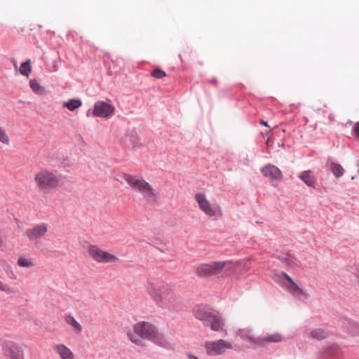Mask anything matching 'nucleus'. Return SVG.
Segmentation results:
<instances>
[{"label":"nucleus","instance_id":"obj_1","mask_svg":"<svg viewBox=\"0 0 359 359\" xmlns=\"http://www.w3.org/2000/svg\"><path fill=\"white\" fill-rule=\"evenodd\" d=\"M133 330L141 339L150 340L159 346H163L165 342L163 334L158 332L155 325L149 322H139L134 325Z\"/></svg>","mask_w":359,"mask_h":359},{"label":"nucleus","instance_id":"obj_2","mask_svg":"<svg viewBox=\"0 0 359 359\" xmlns=\"http://www.w3.org/2000/svg\"><path fill=\"white\" fill-rule=\"evenodd\" d=\"M274 280L285 287L291 294L299 300L304 301L307 299L309 296L307 292L285 272L281 271L280 273L276 274Z\"/></svg>","mask_w":359,"mask_h":359},{"label":"nucleus","instance_id":"obj_3","mask_svg":"<svg viewBox=\"0 0 359 359\" xmlns=\"http://www.w3.org/2000/svg\"><path fill=\"white\" fill-rule=\"evenodd\" d=\"M147 292L156 304L161 308H167L175 302V294L170 290L160 292L154 284H151L147 287Z\"/></svg>","mask_w":359,"mask_h":359},{"label":"nucleus","instance_id":"obj_4","mask_svg":"<svg viewBox=\"0 0 359 359\" xmlns=\"http://www.w3.org/2000/svg\"><path fill=\"white\" fill-rule=\"evenodd\" d=\"M228 264H232L231 260L214 261L198 265L196 272L200 278H208L219 274Z\"/></svg>","mask_w":359,"mask_h":359},{"label":"nucleus","instance_id":"obj_5","mask_svg":"<svg viewBox=\"0 0 359 359\" xmlns=\"http://www.w3.org/2000/svg\"><path fill=\"white\" fill-rule=\"evenodd\" d=\"M124 180L132 188L142 192L144 198L156 200V196L151 186L143 179H136L129 174H124Z\"/></svg>","mask_w":359,"mask_h":359},{"label":"nucleus","instance_id":"obj_6","mask_svg":"<svg viewBox=\"0 0 359 359\" xmlns=\"http://www.w3.org/2000/svg\"><path fill=\"white\" fill-rule=\"evenodd\" d=\"M34 180L40 189H53L59 184V177L56 171H41L36 175Z\"/></svg>","mask_w":359,"mask_h":359},{"label":"nucleus","instance_id":"obj_7","mask_svg":"<svg viewBox=\"0 0 359 359\" xmlns=\"http://www.w3.org/2000/svg\"><path fill=\"white\" fill-rule=\"evenodd\" d=\"M115 107L111 102L98 100L95 102L92 116L104 118H110L115 114Z\"/></svg>","mask_w":359,"mask_h":359},{"label":"nucleus","instance_id":"obj_8","mask_svg":"<svg viewBox=\"0 0 359 359\" xmlns=\"http://www.w3.org/2000/svg\"><path fill=\"white\" fill-rule=\"evenodd\" d=\"M88 251L90 256L97 262L109 263L118 260L116 256L100 250L96 245H89Z\"/></svg>","mask_w":359,"mask_h":359},{"label":"nucleus","instance_id":"obj_9","mask_svg":"<svg viewBox=\"0 0 359 359\" xmlns=\"http://www.w3.org/2000/svg\"><path fill=\"white\" fill-rule=\"evenodd\" d=\"M2 351L6 359H24L23 350L13 341H6L3 346Z\"/></svg>","mask_w":359,"mask_h":359},{"label":"nucleus","instance_id":"obj_10","mask_svg":"<svg viewBox=\"0 0 359 359\" xmlns=\"http://www.w3.org/2000/svg\"><path fill=\"white\" fill-rule=\"evenodd\" d=\"M205 347L208 355H212V352L215 355H219L224 348H231V344L224 339H219L215 341L206 342Z\"/></svg>","mask_w":359,"mask_h":359},{"label":"nucleus","instance_id":"obj_11","mask_svg":"<svg viewBox=\"0 0 359 359\" xmlns=\"http://www.w3.org/2000/svg\"><path fill=\"white\" fill-rule=\"evenodd\" d=\"M195 199L198 204L200 209L209 217L216 215V209L212 208L209 201L206 199L203 193H197L195 195Z\"/></svg>","mask_w":359,"mask_h":359},{"label":"nucleus","instance_id":"obj_12","mask_svg":"<svg viewBox=\"0 0 359 359\" xmlns=\"http://www.w3.org/2000/svg\"><path fill=\"white\" fill-rule=\"evenodd\" d=\"M211 309L206 306H196L193 309V313L196 318L203 321L204 325L208 326V322L212 319L215 313L211 311Z\"/></svg>","mask_w":359,"mask_h":359},{"label":"nucleus","instance_id":"obj_13","mask_svg":"<svg viewBox=\"0 0 359 359\" xmlns=\"http://www.w3.org/2000/svg\"><path fill=\"white\" fill-rule=\"evenodd\" d=\"M261 172L264 177H269L272 181L280 180L282 177L280 170L277 166L270 163L262 168Z\"/></svg>","mask_w":359,"mask_h":359},{"label":"nucleus","instance_id":"obj_14","mask_svg":"<svg viewBox=\"0 0 359 359\" xmlns=\"http://www.w3.org/2000/svg\"><path fill=\"white\" fill-rule=\"evenodd\" d=\"M123 142L124 147L128 149H136L141 145L137 133L134 130L127 132Z\"/></svg>","mask_w":359,"mask_h":359},{"label":"nucleus","instance_id":"obj_15","mask_svg":"<svg viewBox=\"0 0 359 359\" xmlns=\"http://www.w3.org/2000/svg\"><path fill=\"white\" fill-rule=\"evenodd\" d=\"M298 177L309 187L316 190H320V189L317 187V179L315 176L312 175L311 170H307L302 172L299 175Z\"/></svg>","mask_w":359,"mask_h":359},{"label":"nucleus","instance_id":"obj_16","mask_svg":"<svg viewBox=\"0 0 359 359\" xmlns=\"http://www.w3.org/2000/svg\"><path fill=\"white\" fill-rule=\"evenodd\" d=\"M47 231V226L46 224H39L34 226L32 229H28L26 231V235L30 239L39 238L43 236Z\"/></svg>","mask_w":359,"mask_h":359},{"label":"nucleus","instance_id":"obj_17","mask_svg":"<svg viewBox=\"0 0 359 359\" xmlns=\"http://www.w3.org/2000/svg\"><path fill=\"white\" fill-rule=\"evenodd\" d=\"M344 327L346 332L351 337L359 336V323L348 319L344 323Z\"/></svg>","mask_w":359,"mask_h":359},{"label":"nucleus","instance_id":"obj_18","mask_svg":"<svg viewBox=\"0 0 359 359\" xmlns=\"http://www.w3.org/2000/svg\"><path fill=\"white\" fill-rule=\"evenodd\" d=\"M282 335L280 333L276 332L273 334L265 336L264 337H258L256 341H253L254 343L261 345V341H265L268 343H278L282 341Z\"/></svg>","mask_w":359,"mask_h":359},{"label":"nucleus","instance_id":"obj_19","mask_svg":"<svg viewBox=\"0 0 359 359\" xmlns=\"http://www.w3.org/2000/svg\"><path fill=\"white\" fill-rule=\"evenodd\" d=\"M208 325L212 330L219 332L223 330L224 323L219 315L215 314L212 319L208 322Z\"/></svg>","mask_w":359,"mask_h":359},{"label":"nucleus","instance_id":"obj_20","mask_svg":"<svg viewBox=\"0 0 359 359\" xmlns=\"http://www.w3.org/2000/svg\"><path fill=\"white\" fill-rule=\"evenodd\" d=\"M56 350L62 359H74L71 350L64 344L56 346Z\"/></svg>","mask_w":359,"mask_h":359},{"label":"nucleus","instance_id":"obj_21","mask_svg":"<svg viewBox=\"0 0 359 359\" xmlns=\"http://www.w3.org/2000/svg\"><path fill=\"white\" fill-rule=\"evenodd\" d=\"M82 105V101L79 98H72L64 102L63 107L71 111H74Z\"/></svg>","mask_w":359,"mask_h":359},{"label":"nucleus","instance_id":"obj_22","mask_svg":"<svg viewBox=\"0 0 359 359\" xmlns=\"http://www.w3.org/2000/svg\"><path fill=\"white\" fill-rule=\"evenodd\" d=\"M29 86L35 94L42 95L46 93V88L34 79L29 81Z\"/></svg>","mask_w":359,"mask_h":359},{"label":"nucleus","instance_id":"obj_23","mask_svg":"<svg viewBox=\"0 0 359 359\" xmlns=\"http://www.w3.org/2000/svg\"><path fill=\"white\" fill-rule=\"evenodd\" d=\"M330 167L332 174L337 179H339L344 175V169L341 164L332 162L330 163Z\"/></svg>","mask_w":359,"mask_h":359},{"label":"nucleus","instance_id":"obj_24","mask_svg":"<svg viewBox=\"0 0 359 359\" xmlns=\"http://www.w3.org/2000/svg\"><path fill=\"white\" fill-rule=\"evenodd\" d=\"M340 348L337 345H332L327 347L324 351L325 358H335L340 353Z\"/></svg>","mask_w":359,"mask_h":359},{"label":"nucleus","instance_id":"obj_25","mask_svg":"<svg viewBox=\"0 0 359 359\" xmlns=\"http://www.w3.org/2000/svg\"><path fill=\"white\" fill-rule=\"evenodd\" d=\"M19 71L22 76H28L32 72L31 60L28 59L22 62L20 66Z\"/></svg>","mask_w":359,"mask_h":359},{"label":"nucleus","instance_id":"obj_26","mask_svg":"<svg viewBox=\"0 0 359 359\" xmlns=\"http://www.w3.org/2000/svg\"><path fill=\"white\" fill-rule=\"evenodd\" d=\"M65 321L67 324L72 325L74 331L79 333L82 330L81 325L76 320V319L71 315H67L65 318Z\"/></svg>","mask_w":359,"mask_h":359},{"label":"nucleus","instance_id":"obj_27","mask_svg":"<svg viewBox=\"0 0 359 359\" xmlns=\"http://www.w3.org/2000/svg\"><path fill=\"white\" fill-rule=\"evenodd\" d=\"M278 259L286 265L291 266L293 264V259H296V257L287 253L285 256H279Z\"/></svg>","mask_w":359,"mask_h":359},{"label":"nucleus","instance_id":"obj_28","mask_svg":"<svg viewBox=\"0 0 359 359\" xmlns=\"http://www.w3.org/2000/svg\"><path fill=\"white\" fill-rule=\"evenodd\" d=\"M151 75L154 78H156L158 79H163L167 76L165 72L159 67L154 68L153 69V71L151 72Z\"/></svg>","mask_w":359,"mask_h":359},{"label":"nucleus","instance_id":"obj_29","mask_svg":"<svg viewBox=\"0 0 359 359\" xmlns=\"http://www.w3.org/2000/svg\"><path fill=\"white\" fill-rule=\"evenodd\" d=\"M18 265L20 267L29 268L32 266L34 264L29 259L25 257H20L18 259Z\"/></svg>","mask_w":359,"mask_h":359},{"label":"nucleus","instance_id":"obj_30","mask_svg":"<svg viewBox=\"0 0 359 359\" xmlns=\"http://www.w3.org/2000/svg\"><path fill=\"white\" fill-rule=\"evenodd\" d=\"M311 337L318 340L323 339L325 337V332L320 329H315L311 332Z\"/></svg>","mask_w":359,"mask_h":359},{"label":"nucleus","instance_id":"obj_31","mask_svg":"<svg viewBox=\"0 0 359 359\" xmlns=\"http://www.w3.org/2000/svg\"><path fill=\"white\" fill-rule=\"evenodd\" d=\"M0 142H2L5 144H8L9 143L8 136L6 133L5 130L2 129L1 127H0Z\"/></svg>","mask_w":359,"mask_h":359},{"label":"nucleus","instance_id":"obj_32","mask_svg":"<svg viewBox=\"0 0 359 359\" xmlns=\"http://www.w3.org/2000/svg\"><path fill=\"white\" fill-rule=\"evenodd\" d=\"M352 134L356 139L359 140V121L354 124L352 128Z\"/></svg>","mask_w":359,"mask_h":359},{"label":"nucleus","instance_id":"obj_33","mask_svg":"<svg viewBox=\"0 0 359 359\" xmlns=\"http://www.w3.org/2000/svg\"><path fill=\"white\" fill-rule=\"evenodd\" d=\"M130 341L136 344V345H140V346H142V339L137 338V337H133L132 334L130 335Z\"/></svg>","mask_w":359,"mask_h":359},{"label":"nucleus","instance_id":"obj_34","mask_svg":"<svg viewBox=\"0 0 359 359\" xmlns=\"http://www.w3.org/2000/svg\"><path fill=\"white\" fill-rule=\"evenodd\" d=\"M353 275L356 278V282L358 285L359 286V264L355 266L354 269Z\"/></svg>","mask_w":359,"mask_h":359},{"label":"nucleus","instance_id":"obj_35","mask_svg":"<svg viewBox=\"0 0 359 359\" xmlns=\"http://www.w3.org/2000/svg\"><path fill=\"white\" fill-rule=\"evenodd\" d=\"M0 290L1 291H4V292H6L7 293H9L11 292V290L9 287H7L6 286H5L2 282L0 281Z\"/></svg>","mask_w":359,"mask_h":359},{"label":"nucleus","instance_id":"obj_36","mask_svg":"<svg viewBox=\"0 0 359 359\" xmlns=\"http://www.w3.org/2000/svg\"><path fill=\"white\" fill-rule=\"evenodd\" d=\"M208 82L215 86L217 85V80L215 78H212V79H209Z\"/></svg>","mask_w":359,"mask_h":359},{"label":"nucleus","instance_id":"obj_37","mask_svg":"<svg viewBox=\"0 0 359 359\" xmlns=\"http://www.w3.org/2000/svg\"><path fill=\"white\" fill-rule=\"evenodd\" d=\"M259 123L261 125H263V126H266V127L270 128V126L268 125V122L264 121V120H262V119L260 120L259 121Z\"/></svg>","mask_w":359,"mask_h":359},{"label":"nucleus","instance_id":"obj_38","mask_svg":"<svg viewBox=\"0 0 359 359\" xmlns=\"http://www.w3.org/2000/svg\"><path fill=\"white\" fill-rule=\"evenodd\" d=\"M188 357L189 359H198L197 356L192 354H188Z\"/></svg>","mask_w":359,"mask_h":359},{"label":"nucleus","instance_id":"obj_39","mask_svg":"<svg viewBox=\"0 0 359 359\" xmlns=\"http://www.w3.org/2000/svg\"><path fill=\"white\" fill-rule=\"evenodd\" d=\"M92 111H93V109H88V110L87 111V112H86V116H90V115H92Z\"/></svg>","mask_w":359,"mask_h":359},{"label":"nucleus","instance_id":"obj_40","mask_svg":"<svg viewBox=\"0 0 359 359\" xmlns=\"http://www.w3.org/2000/svg\"><path fill=\"white\" fill-rule=\"evenodd\" d=\"M179 58H180V60L181 62H184V60H183V59H182V55H180V54L179 55Z\"/></svg>","mask_w":359,"mask_h":359},{"label":"nucleus","instance_id":"obj_41","mask_svg":"<svg viewBox=\"0 0 359 359\" xmlns=\"http://www.w3.org/2000/svg\"><path fill=\"white\" fill-rule=\"evenodd\" d=\"M270 140H271V137H268V139H267V140H266V144L267 145H269V142Z\"/></svg>","mask_w":359,"mask_h":359},{"label":"nucleus","instance_id":"obj_42","mask_svg":"<svg viewBox=\"0 0 359 359\" xmlns=\"http://www.w3.org/2000/svg\"><path fill=\"white\" fill-rule=\"evenodd\" d=\"M231 269H232V267H227V268L226 269V270L230 271V270H231Z\"/></svg>","mask_w":359,"mask_h":359},{"label":"nucleus","instance_id":"obj_43","mask_svg":"<svg viewBox=\"0 0 359 359\" xmlns=\"http://www.w3.org/2000/svg\"><path fill=\"white\" fill-rule=\"evenodd\" d=\"M270 133H271V130H266V134H269Z\"/></svg>","mask_w":359,"mask_h":359},{"label":"nucleus","instance_id":"obj_44","mask_svg":"<svg viewBox=\"0 0 359 359\" xmlns=\"http://www.w3.org/2000/svg\"><path fill=\"white\" fill-rule=\"evenodd\" d=\"M8 269L11 271V273L13 274L12 271H11V267L8 266Z\"/></svg>","mask_w":359,"mask_h":359},{"label":"nucleus","instance_id":"obj_45","mask_svg":"<svg viewBox=\"0 0 359 359\" xmlns=\"http://www.w3.org/2000/svg\"><path fill=\"white\" fill-rule=\"evenodd\" d=\"M39 28H41V27H42V25H39Z\"/></svg>","mask_w":359,"mask_h":359},{"label":"nucleus","instance_id":"obj_46","mask_svg":"<svg viewBox=\"0 0 359 359\" xmlns=\"http://www.w3.org/2000/svg\"><path fill=\"white\" fill-rule=\"evenodd\" d=\"M358 166H359V163L357 164Z\"/></svg>","mask_w":359,"mask_h":359}]
</instances>
